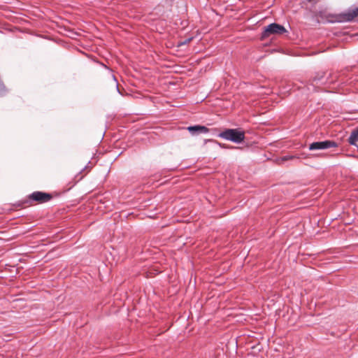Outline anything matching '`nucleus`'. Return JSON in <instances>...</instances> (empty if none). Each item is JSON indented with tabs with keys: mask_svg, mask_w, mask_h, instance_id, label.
<instances>
[{
	"mask_svg": "<svg viewBox=\"0 0 358 358\" xmlns=\"http://www.w3.org/2000/svg\"><path fill=\"white\" fill-rule=\"evenodd\" d=\"M187 130L193 136L200 134H207L209 131L208 128L202 125L189 126L187 127Z\"/></svg>",
	"mask_w": 358,
	"mask_h": 358,
	"instance_id": "6",
	"label": "nucleus"
},
{
	"mask_svg": "<svg viewBox=\"0 0 358 358\" xmlns=\"http://www.w3.org/2000/svg\"><path fill=\"white\" fill-rule=\"evenodd\" d=\"M113 79H114V80L117 83V80H116V78H115V76H113Z\"/></svg>",
	"mask_w": 358,
	"mask_h": 358,
	"instance_id": "11",
	"label": "nucleus"
},
{
	"mask_svg": "<svg viewBox=\"0 0 358 358\" xmlns=\"http://www.w3.org/2000/svg\"><path fill=\"white\" fill-rule=\"evenodd\" d=\"M52 198V196L49 193L42 192H34L29 195V199L39 202L45 203L49 201Z\"/></svg>",
	"mask_w": 358,
	"mask_h": 358,
	"instance_id": "5",
	"label": "nucleus"
},
{
	"mask_svg": "<svg viewBox=\"0 0 358 358\" xmlns=\"http://www.w3.org/2000/svg\"><path fill=\"white\" fill-rule=\"evenodd\" d=\"M219 145H220V146L221 148H229L228 146H227V145H224V144L222 145V144H221V143H219Z\"/></svg>",
	"mask_w": 358,
	"mask_h": 358,
	"instance_id": "9",
	"label": "nucleus"
},
{
	"mask_svg": "<svg viewBox=\"0 0 358 358\" xmlns=\"http://www.w3.org/2000/svg\"><path fill=\"white\" fill-rule=\"evenodd\" d=\"M286 32L287 31L282 25L277 23H271L264 27V30L262 34V38H265L271 35H282Z\"/></svg>",
	"mask_w": 358,
	"mask_h": 358,
	"instance_id": "2",
	"label": "nucleus"
},
{
	"mask_svg": "<svg viewBox=\"0 0 358 358\" xmlns=\"http://www.w3.org/2000/svg\"><path fill=\"white\" fill-rule=\"evenodd\" d=\"M337 143L334 141H317L311 143L309 145V150H326L330 148H335L337 147Z\"/></svg>",
	"mask_w": 358,
	"mask_h": 358,
	"instance_id": "4",
	"label": "nucleus"
},
{
	"mask_svg": "<svg viewBox=\"0 0 358 358\" xmlns=\"http://www.w3.org/2000/svg\"><path fill=\"white\" fill-rule=\"evenodd\" d=\"M358 141V127L355 129L350 134L348 138V142L352 145L357 146V142Z\"/></svg>",
	"mask_w": 358,
	"mask_h": 358,
	"instance_id": "8",
	"label": "nucleus"
},
{
	"mask_svg": "<svg viewBox=\"0 0 358 358\" xmlns=\"http://www.w3.org/2000/svg\"><path fill=\"white\" fill-rule=\"evenodd\" d=\"M217 136L237 144L242 143L245 138L244 131L240 129H226L219 133Z\"/></svg>",
	"mask_w": 358,
	"mask_h": 358,
	"instance_id": "1",
	"label": "nucleus"
},
{
	"mask_svg": "<svg viewBox=\"0 0 358 358\" xmlns=\"http://www.w3.org/2000/svg\"><path fill=\"white\" fill-rule=\"evenodd\" d=\"M358 16V6L352 7L348 10V11L343 14V20L352 21L355 17Z\"/></svg>",
	"mask_w": 358,
	"mask_h": 358,
	"instance_id": "7",
	"label": "nucleus"
},
{
	"mask_svg": "<svg viewBox=\"0 0 358 358\" xmlns=\"http://www.w3.org/2000/svg\"><path fill=\"white\" fill-rule=\"evenodd\" d=\"M116 89H117V92H118V93H120V94H121V92H120V90H119L118 84H117V83L116 84Z\"/></svg>",
	"mask_w": 358,
	"mask_h": 358,
	"instance_id": "10",
	"label": "nucleus"
},
{
	"mask_svg": "<svg viewBox=\"0 0 358 358\" xmlns=\"http://www.w3.org/2000/svg\"><path fill=\"white\" fill-rule=\"evenodd\" d=\"M330 76L331 74L327 77L324 72L317 73L316 75L310 80V85L313 87V90H315V88L319 85L332 83L333 80H330Z\"/></svg>",
	"mask_w": 358,
	"mask_h": 358,
	"instance_id": "3",
	"label": "nucleus"
}]
</instances>
